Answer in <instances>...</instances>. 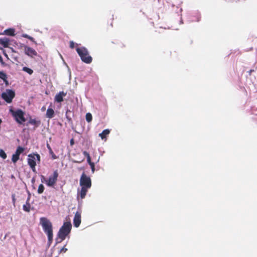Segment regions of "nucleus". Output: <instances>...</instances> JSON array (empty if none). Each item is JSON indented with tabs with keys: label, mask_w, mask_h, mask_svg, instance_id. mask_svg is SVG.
Segmentation results:
<instances>
[{
	"label": "nucleus",
	"mask_w": 257,
	"mask_h": 257,
	"mask_svg": "<svg viewBox=\"0 0 257 257\" xmlns=\"http://www.w3.org/2000/svg\"><path fill=\"white\" fill-rule=\"evenodd\" d=\"M0 49L2 50L3 51V54L5 56H6L7 58H8V55H7V54L6 53V51L5 50H4L3 48H1Z\"/></svg>",
	"instance_id": "2f4dec72"
},
{
	"label": "nucleus",
	"mask_w": 257,
	"mask_h": 257,
	"mask_svg": "<svg viewBox=\"0 0 257 257\" xmlns=\"http://www.w3.org/2000/svg\"><path fill=\"white\" fill-rule=\"evenodd\" d=\"M44 186L43 184H40L38 189V193L39 194H42L44 192Z\"/></svg>",
	"instance_id": "393cba45"
},
{
	"label": "nucleus",
	"mask_w": 257,
	"mask_h": 257,
	"mask_svg": "<svg viewBox=\"0 0 257 257\" xmlns=\"http://www.w3.org/2000/svg\"><path fill=\"white\" fill-rule=\"evenodd\" d=\"M83 154L84 156H85L87 158V162L89 164V165L90 166L92 173H93L95 172V163L94 162H92L91 160V157L90 156L89 154L86 152L84 151L83 152Z\"/></svg>",
	"instance_id": "9d476101"
},
{
	"label": "nucleus",
	"mask_w": 257,
	"mask_h": 257,
	"mask_svg": "<svg viewBox=\"0 0 257 257\" xmlns=\"http://www.w3.org/2000/svg\"><path fill=\"white\" fill-rule=\"evenodd\" d=\"M30 199V197L29 196L27 198V200L26 201V203L25 204L23 205V210L27 212H29L31 210V204L29 202Z\"/></svg>",
	"instance_id": "2eb2a0df"
},
{
	"label": "nucleus",
	"mask_w": 257,
	"mask_h": 257,
	"mask_svg": "<svg viewBox=\"0 0 257 257\" xmlns=\"http://www.w3.org/2000/svg\"><path fill=\"white\" fill-rule=\"evenodd\" d=\"M47 148L49 150V154L51 155L52 159L53 160L57 159L58 158V157L54 153L51 147H50L49 144H47Z\"/></svg>",
	"instance_id": "aec40b11"
},
{
	"label": "nucleus",
	"mask_w": 257,
	"mask_h": 257,
	"mask_svg": "<svg viewBox=\"0 0 257 257\" xmlns=\"http://www.w3.org/2000/svg\"><path fill=\"white\" fill-rule=\"evenodd\" d=\"M70 145L73 146L74 144V141L73 139H72L70 142Z\"/></svg>",
	"instance_id": "473e14b6"
},
{
	"label": "nucleus",
	"mask_w": 257,
	"mask_h": 257,
	"mask_svg": "<svg viewBox=\"0 0 257 257\" xmlns=\"http://www.w3.org/2000/svg\"><path fill=\"white\" fill-rule=\"evenodd\" d=\"M252 72H254V70H250L249 71H248V73L249 75H251V73Z\"/></svg>",
	"instance_id": "72a5a7b5"
},
{
	"label": "nucleus",
	"mask_w": 257,
	"mask_h": 257,
	"mask_svg": "<svg viewBox=\"0 0 257 257\" xmlns=\"http://www.w3.org/2000/svg\"><path fill=\"white\" fill-rule=\"evenodd\" d=\"M40 223L44 231L48 236V242L49 244L50 245L52 242L53 238L52 223L50 220L45 217L40 218Z\"/></svg>",
	"instance_id": "f257e3e1"
},
{
	"label": "nucleus",
	"mask_w": 257,
	"mask_h": 257,
	"mask_svg": "<svg viewBox=\"0 0 257 257\" xmlns=\"http://www.w3.org/2000/svg\"><path fill=\"white\" fill-rule=\"evenodd\" d=\"M0 78L3 80L6 85H9V82L7 80V75L3 71L0 72Z\"/></svg>",
	"instance_id": "6ab92c4d"
},
{
	"label": "nucleus",
	"mask_w": 257,
	"mask_h": 257,
	"mask_svg": "<svg viewBox=\"0 0 257 257\" xmlns=\"http://www.w3.org/2000/svg\"><path fill=\"white\" fill-rule=\"evenodd\" d=\"M0 44L5 48L9 47L10 44V40L7 38H4L0 39Z\"/></svg>",
	"instance_id": "ddd939ff"
},
{
	"label": "nucleus",
	"mask_w": 257,
	"mask_h": 257,
	"mask_svg": "<svg viewBox=\"0 0 257 257\" xmlns=\"http://www.w3.org/2000/svg\"><path fill=\"white\" fill-rule=\"evenodd\" d=\"M23 37L25 38L28 39L29 40H30V41H31L33 42L36 43V42L35 41L33 37H31L30 36H29V35H28L27 34H23Z\"/></svg>",
	"instance_id": "bb28decb"
},
{
	"label": "nucleus",
	"mask_w": 257,
	"mask_h": 257,
	"mask_svg": "<svg viewBox=\"0 0 257 257\" xmlns=\"http://www.w3.org/2000/svg\"><path fill=\"white\" fill-rule=\"evenodd\" d=\"M36 159L38 162L40 161V156L39 154H33L28 155V164L33 172L36 171Z\"/></svg>",
	"instance_id": "39448f33"
},
{
	"label": "nucleus",
	"mask_w": 257,
	"mask_h": 257,
	"mask_svg": "<svg viewBox=\"0 0 257 257\" xmlns=\"http://www.w3.org/2000/svg\"><path fill=\"white\" fill-rule=\"evenodd\" d=\"M67 251V248H66L65 246H64L61 249L60 252H66Z\"/></svg>",
	"instance_id": "c756f323"
},
{
	"label": "nucleus",
	"mask_w": 257,
	"mask_h": 257,
	"mask_svg": "<svg viewBox=\"0 0 257 257\" xmlns=\"http://www.w3.org/2000/svg\"><path fill=\"white\" fill-rule=\"evenodd\" d=\"M24 151V148L21 147V146H19L17 150H16V151L15 152V154H17V155H18L19 156H20V155Z\"/></svg>",
	"instance_id": "4be33fe9"
},
{
	"label": "nucleus",
	"mask_w": 257,
	"mask_h": 257,
	"mask_svg": "<svg viewBox=\"0 0 257 257\" xmlns=\"http://www.w3.org/2000/svg\"><path fill=\"white\" fill-rule=\"evenodd\" d=\"M76 50L82 61L86 64H90L92 62V58L89 55V52L86 48L78 47Z\"/></svg>",
	"instance_id": "7ed1b4c3"
},
{
	"label": "nucleus",
	"mask_w": 257,
	"mask_h": 257,
	"mask_svg": "<svg viewBox=\"0 0 257 257\" xmlns=\"http://www.w3.org/2000/svg\"><path fill=\"white\" fill-rule=\"evenodd\" d=\"M58 173L57 170L53 172V175L50 176L48 180L46 181V184L48 186H53L57 181Z\"/></svg>",
	"instance_id": "6e6552de"
},
{
	"label": "nucleus",
	"mask_w": 257,
	"mask_h": 257,
	"mask_svg": "<svg viewBox=\"0 0 257 257\" xmlns=\"http://www.w3.org/2000/svg\"><path fill=\"white\" fill-rule=\"evenodd\" d=\"M0 157L4 159H5L7 158V154L2 150H0Z\"/></svg>",
	"instance_id": "cd10ccee"
},
{
	"label": "nucleus",
	"mask_w": 257,
	"mask_h": 257,
	"mask_svg": "<svg viewBox=\"0 0 257 257\" xmlns=\"http://www.w3.org/2000/svg\"><path fill=\"white\" fill-rule=\"evenodd\" d=\"M81 213L79 211H77L75 214L73 219L74 226L76 227H79L81 223Z\"/></svg>",
	"instance_id": "9b49d317"
},
{
	"label": "nucleus",
	"mask_w": 257,
	"mask_h": 257,
	"mask_svg": "<svg viewBox=\"0 0 257 257\" xmlns=\"http://www.w3.org/2000/svg\"><path fill=\"white\" fill-rule=\"evenodd\" d=\"M19 159V156L17 154H14L13 155L12 160L14 163H16Z\"/></svg>",
	"instance_id": "a878e982"
},
{
	"label": "nucleus",
	"mask_w": 257,
	"mask_h": 257,
	"mask_svg": "<svg viewBox=\"0 0 257 257\" xmlns=\"http://www.w3.org/2000/svg\"><path fill=\"white\" fill-rule=\"evenodd\" d=\"M15 96V92L10 89H8L6 92L2 94V98L7 102L11 103Z\"/></svg>",
	"instance_id": "0eeeda50"
},
{
	"label": "nucleus",
	"mask_w": 257,
	"mask_h": 257,
	"mask_svg": "<svg viewBox=\"0 0 257 257\" xmlns=\"http://www.w3.org/2000/svg\"><path fill=\"white\" fill-rule=\"evenodd\" d=\"M69 44H70V45H69L70 48L71 49H73L74 48L75 45L74 42L73 41H70Z\"/></svg>",
	"instance_id": "c85d7f7f"
},
{
	"label": "nucleus",
	"mask_w": 257,
	"mask_h": 257,
	"mask_svg": "<svg viewBox=\"0 0 257 257\" xmlns=\"http://www.w3.org/2000/svg\"><path fill=\"white\" fill-rule=\"evenodd\" d=\"M72 228V225L70 222H65L60 228L57 236L60 239L58 240V238L56 239V242L60 243L64 240L66 237L69 234Z\"/></svg>",
	"instance_id": "f03ea898"
},
{
	"label": "nucleus",
	"mask_w": 257,
	"mask_h": 257,
	"mask_svg": "<svg viewBox=\"0 0 257 257\" xmlns=\"http://www.w3.org/2000/svg\"><path fill=\"white\" fill-rule=\"evenodd\" d=\"M99 160V157H98V158L97 159H96V163L98 162Z\"/></svg>",
	"instance_id": "c9c22d12"
},
{
	"label": "nucleus",
	"mask_w": 257,
	"mask_h": 257,
	"mask_svg": "<svg viewBox=\"0 0 257 257\" xmlns=\"http://www.w3.org/2000/svg\"><path fill=\"white\" fill-rule=\"evenodd\" d=\"M81 187V188L79 194L81 198L82 199L85 197L88 189H89L90 188H86L85 187L83 186Z\"/></svg>",
	"instance_id": "dca6fc26"
},
{
	"label": "nucleus",
	"mask_w": 257,
	"mask_h": 257,
	"mask_svg": "<svg viewBox=\"0 0 257 257\" xmlns=\"http://www.w3.org/2000/svg\"><path fill=\"white\" fill-rule=\"evenodd\" d=\"M23 71L28 73L30 75H32L33 73V70L27 67H24L23 68Z\"/></svg>",
	"instance_id": "5701e85b"
},
{
	"label": "nucleus",
	"mask_w": 257,
	"mask_h": 257,
	"mask_svg": "<svg viewBox=\"0 0 257 257\" xmlns=\"http://www.w3.org/2000/svg\"><path fill=\"white\" fill-rule=\"evenodd\" d=\"M23 47L26 55L31 57H33L37 55V52L33 48L26 45H24Z\"/></svg>",
	"instance_id": "1a4fd4ad"
},
{
	"label": "nucleus",
	"mask_w": 257,
	"mask_h": 257,
	"mask_svg": "<svg viewBox=\"0 0 257 257\" xmlns=\"http://www.w3.org/2000/svg\"><path fill=\"white\" fill-rule=\"evenodd\" d=\"M45 109H46V107L45 106L42 107V108L41 109V110L42 111H44V110H45Z\"/></svg>",
	"instance_id": "f704fd0d"
},
{
	"label": "nucleus",
	"mask_w": 257,
	"mask_h": 257,
	"mask_svg": "<svg viewBox=\"0 0 257 257\" xmlns=\"http://www.w3.org/2000/svg\"><path fill=\"white\" fill-rule=\"evenodd\" d=\"M66 95V93L64 91H61L56 95L55 97V100L57 102H61L63 101V97Z\"/></svg>",
	"instance_id": "f8f14e48"
},
{
	"label": "nucleus",
	"mask_w": 257,
	"mask_h": 257,
	"mask_svg": "<svg viewBox=\"0 0 257 257\" xmlns=\"http://www.w3.org/2000/svg\"><path fill=\"white\" fill-rule=\"evenodd\" d=\"M12 197V200H13V204H15V202H16L15 195V194H13Z\"/></svg>",
	"instance_id": "7c9ffc66"
},
{
	"label": "nucleus",
	"mask_w": 257,
	"mask_h": 257,
	"mask_svg": "<svg viewBox=\"0 0 257 257\" xmlns=\"http://www.w3.org/2000/svg\"><path fill=\"white\" fill-rule=\"evenodd\" d=\"M80 185L86 188H91V179L90 177L87 176L84 172H83L81 176Z\"/></svg>",
	"instance_id": "423d86ee"
},
{
	"label": "nucleus",
	"mask_w": 257,
	"mask_h": 257,
	"mask_svg": "<svg viewBox=\"0 0 257 257\" xmlns=\"http://www.w3.org/2000/svg\"><path fill=\"white\" fill-rule=\"evenodd\" d=\"M74 162H75V163H81V161L79 162V161H74Z\"/></svg>",
	"instance_id": "e433bc0d"
},
{
	"label": "nucleus",
	"mask_w": 257,
	"mask_h": 257,
	"mask_svg": "<svg viewBox=\"0 0 257 257\" xmlns=\"http://www.w3.org/2000/svg\"><path fill=\"white\" fill-rule=\"evenodd\" d=\"M110 133V131L108 129L104 130L102 131V132L99 134V136L101 137L102 139H104Z\"/></svg>",
	"instance_id": "412c9836"
},
{
	"label": "nucleus",
	"mask_w": 257,
	"mask_h": 257,
	"mask_svg": "<svg viewBox=\"0 0 257 257\" xmlns=\"http://www.w3.org/2000/svg\"><path fill=\"white\" fill-rule=\"evenodd\" d=\"M10 112L16 122L19 124H22L26 121V119L25 117V112L22 109H18L14 110L13 109H10Z\"/></svg>",
	"instance_id": "20e7f679"
},
{
	"label": "nucleus",
	"mask_w": 257,
	"mask_h": 257,
	"mask_svg": "<svg viewBox=\"0 0 257 257\" xmlns=\"http://www.w3.org/2000/svg\"><path fill=\"white\" fill-rule=\"evenodd\" d=\"M2 34L10 36H14L15 35V30L13 28L6 29L4 31Z\"/></svg>",
	"instance_id": "4468645a"
},
{
	"label": "nucleus",
	"mask_w": 257,
	"mask_h": 257,
	"mask_svg": "<svg viewBox=\"0 0 257 257\" xmlns=\"http://www.w3.org/2000/svg\"><path fill=\"white\" fill-rule=\"evenodd\" d=\"M28 123L29 124L34 125L36 127H38L41 124V120H37L36 119L30 118Z\"/></svg>",
	"instance_id": "f3484780"
},
{
	"label": "nucleus",
	"mask_w": 257,
	"mask_h": 257,
	"mask_svg": "<svg viewBox=\"0 0 257 257\" xmlns=\"http://www.w3.org/2000/svg\"><path fill=\"white\" fill-rule=\"evenodd\" d=\"M92 114L88 112L86 114V120L87 122H90L92 121Z\"/></svg>",
	"instance_id": "b1692460"
},
{
	"label": "nucleus",
	"mask_w": 257,
	"mask_h": 257,
	"mask_svg": "<svg viewBox=\"0 0 257 257\" xmlns=\"http://www.w3.org/2000/svg\"><path fill=\"white\" fill-rule=\"evenodd\" d=\"M55 112L52 108H48L46 111V116L49 118H52L54 116Z\"/></svg>",
	"instance_id": "a211bd4d"
}]
</instances>
